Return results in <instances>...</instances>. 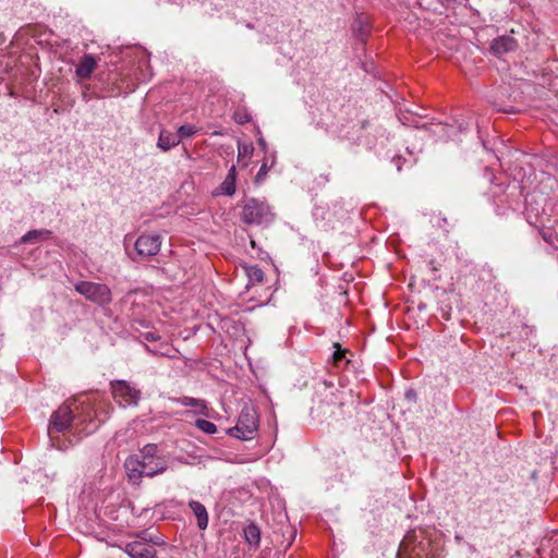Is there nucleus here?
Masks as SVG:
<instances>
[{
  "instance_id": "2",
  "label": "nucleus",
  "mask_w": 558,
  "mask_h": 558,
  "mask_svg": "<svg viewBox=\"0 0 558 558\" xmlns=\"http://www.w3.org/2000/svg\"><path fill=\"white\" fill-rule=\"evenodd\" d=\"M87 409L88 411L86 412V414L84 416H81V414L78 413L76 415L73 414L74 410H77L75 401L63 403L62 405H60L50 417L48 433L51 440H53V432L61 433L66 430L71 426V423L74 421V418L81 422L92 421L90 405H87Z\"/></svg>"
},
{
  "instance_id": "30",
  "label": "nucleus",
  "mask_w": 558,
  "mask_h": 558,
  "mask_svg": "<svg viewBox=\"0 0 558 558\" xmlns=\"http://www.w3.org/2000/svg\"><path fill=\"white\" fill-rule=\"evenodd\" d=\"M258 144L260 145V147L265 150L266 149V142L264 138H259L258 140Z\"/></svg>"
},
{
  "instance_id": "5",
  "label": "nucleus",
  "mask_w": 558,
  "mask_h": 558,
  "mask_svg": "<svg viewBox=\"0 0 558 558\" xmlns=\"http://www.w3.org/2000/svg\"><path fill=\"white\" fill-rule=\"evenodd\" d=\"M75 290L85 296L88 301L96 303L100 306L107 305L112 300V293L107 284L92 282V281H78L74 286Z\"/></svg>"
},
{
  "instance_id": "27",
  "label": "nucleus",
  "mask_w": 558,
  "mask_h": 558,
  "mask_svg": "<svg viewBox=\"0 0 558 558\" xmlns=\"http://www.w3.org/2000/svg\"><path fill=\"white\" fill-rule=\"evenodd\" d=\"M333 345H335L336 350L332 354V362L335 365H338L345 357V354L348 351L341 349L338 343H335Z\"/></svg>"
},
{
  "instance_id": "3",
  "label": "nucleus",
  "mask_w": 558,
  "mask_h": 558,
  "mask_svg": "<svg viewBox=\"0 0 558 558\" xmlns=\"http://www.w3.org/2000/svg\"><path fill=\"white\" fill-rule=\"evenodd\" d=\"M241 219L246 225L268 226L275 219L271 207L257 198H248L244 202Z\"/></svg>"
},
{
  "instance_id": "29",
  "label": "nucleus",
  "mask_w": 558,
  "mask_h": 558,
  "mask_svg": "<svg viewBox=\"0 0 558 558\" xmlns=\"http://www.w3.org/2000/svg\"><path fill=\"white\" fill-rule=\"evenodd\" d=\"M145 338L149 341L156 340V337L151 332H147Z\"/></svg>"
},
{
  "instance_id": "22",
  "label": "nucleus",
  "mask_w": 558,
  "mask_h": 558,
  "mask_svg": "<svg viewBox=\"0 0 558 558\" xmlns=\"http://www.w3.org/2000/svg\"><path fill=\"white\" fill-rule=\"evenodd\" d=\"M50 231L49 230H32V231H28L27 233H25L22 238H21V242L22 243H32V242H36L38 241L43 235H47L49 236L50 235Z\"/></svg>"
},
{
  "instance_id": "24",
  "label": "nucleus",
  "mask_w": 558,
  "mask_h": 558,
  "mask_svg": "<svg viewBox=\"0 0 558 558\" xmlns=\"http://www.w3.org/2000/svg\"><path fill=\"white\" fill-rule=\"evenodd\" d=\"M196 132H197V129L195 125L184 124L179 128L177 135L181 141L183 138L193 136Z\"/></svg>"
},
{
  "instance_id": "33",
  "label": "nucleus",
  "mask_w": 558,
  "mask_h": 558,
  "mask_svg": "<svg viewBox=\"0 0 558 558\" xmlns=\"http://www.w3.org/2000/svg\"><path fill=\"white\" fill-rule=\"evenodd\" d=\"M257 558H267V557H265V556H258Z\"/></svg>"
},
{
  "instance_id": "10",
  "label": "nucleus",
  "mask_w": 558,
  "mask_h": 558,
  "mask_svg": "<svg viewBox=\"0 0 558 558\" xmlns=\"http://www.w3.org/2000/svg\"><path fill=\"white\" fill-rule=\"evenodd\" d=\"M398 558H415L420 557V553H415V534L409 533L400 543Z\"/></svg>"
},
{
  "instance_id": "15",
  "label": "nucleus",
  "mask_w": 558,
  "mask_h": 558,
  "mask_svg": "<svg viewBox=\"0 0 558 558\" xmlns=\"http://www.w3.org/2000/svg\"><path fill=\"white\" fill-rule=\"evenodd\" d=\"M245 542L254 548L259 547L260 544V529L257 524L251 522L243 530Z\"/></svg>"
},
{
  "instance_id": "14",
  "label": "nucleus",
  "mask_w": 558,
  "mask_h": 558,
  "mask_svg": "<svg viewBox=\"0 0 558 558\" xmlns=\"http://www.w3.org/2000/svg\"><path fill=\"white\" fill-rule=\"evenodd\" d=\"M180 138L178 137L177 133H173L168 130H161L158 137L157 146L163 150L168 151L171 148L179 145Z\"/></svg>"
},
{
  "instance_id": "19",
  "label": "nucleus",
  "mask_w": 558,
  "mask_h": 558,
  "mask_svg": "<svg viewBox=\"0 0 558 558\" xmlns=\"http://www.w3.org/2000/svg\"><path fill=\"white\" fill-rule=\"evenodd\" d=\"M275 165V156L266 157L255 177V183L260 184L267 177L269 169Z\"/></svg>"
},
{
  "instance_id": "11",
  "label": "nucleus",
  "mask_w": 558,
  "mask_h": 558,
  "mask_svg": "<svg viewBox=\"0 0 558 558\" xmlns=\"http://www.w3.org/2000/svg\"><path fill=\"white\" fill-rule=\"evenodd\" d=\"M175 402L182 407H191L195 409L196 414H202L205 416H210L209 409L207 403L203 399H196L192 397H180L175 400Z\"/></svg>"
},
{
  "instance_id": "6",
  "label": "nucleus",
  "mask_w": 558,
  "mask_h": 558,
  "mask_svg": "<svg viewBox=\"0 0 558 558\" xmlns=\"http://www.w3.org/2000/svg\"><path fill=\"white\" fill-rule=\"evenodd\" d=\"M110 388L114 401L122 408L136 405L140 401L141 391L126 380H112Z\"/></svg>"
},
{
  "instance_id": "25",
  "label": "nucleus",
  "mask_w": 558,
  "mask_h": 558,
  "mask_svg": "<svg viewBox=\"0 0 558 558\" xmlns=\"http://www.w3.org/2000/svg\"><path fill=\"white\" fill-rule=\"evenodd\" d=\"M141 538L146 542L147 544H153V545H156V546H162L165 545V541L163 538L160 536V535H151V534H148L147 532H143L142 535H141Z\"/></svg>"
},
{
  "instance_id": "4",
  "label": "nucleus",
  "mask_w": 558,
  "mask_h": 558,
  "mask_svg": "<svg viewBox=\"0 0 558 558\" xmlns=\"http://www.w3.org/2000/svg\"><path fill=\"white\" fill-rule=\"evenodd\" d=\"M258 428V416L254 408L245 405L234 427L228 429V435L241 440L253 439Z\"/></svg>"
},
{
  "instance_id": "7",
  "label": "nucleus",
  "mask_w": 558,
  "mask_h": 558,
  "mask_svg": "<svg viewBox=\"0 0 558 558\" xmlns=\"http://www.w3.org/2000/svg\"><path fill=\"white\" fill-rule=\"evenodd\" d=\"M134 246L138 256L151 257L159 253L161 247V238L155 233H145L137 238Z\"/></svg>"
},
{
  "instance_id": "8",
  "label": "nucleus",
  "mask_w": 558,
  "mask_h": 558,
  "mask_svg": "<svg viewBox=\"0 0 558 558\" xmlns=\"http://www.w3.org/2000/svg\"><path fill=\"white\" fill-rule=\"evenodd\" d=\"M124 551L132 558H156V550L141 537L140 539L126 543Z\"/></svg>"
},
{
  "instance_id": "18",
  "label": "nucleus",
  "mask_w": 558,
  "mask_h": 558,
  "mask_svg": "<svg viewBox=\"0 0 558 558\" xmlns=\"http://www.w3.org/2000/svg\"><path fill=\"white\" fill-rule=\"evenodd\" d=\"M353 31L363 41L369 32V22L367 17L359 16L353 23Z\"/></svg>"
},
{
  "instance_id": "1",
  "label": "nucleus",
  "mask_w": 558,
  "mask_h": 558,
  "mask_svg": "<svg viewBox=\"0 0 558 558\" xmlns=\"http://www.w3.org/2000/svg\"><path fill=\"white\" fill-rule=\"evenodd\" d=\"M124 466L129 480L136 484L143 476L153 477L165 472L167 462L165 459H144L130 456L125 460Z\"/></svg>"
},
{
  "instance_id": "17",
  "label": "nucleus",
  "mask_w": 558,
  "mask_h": 558,
  "mask_svg": "<svg viewBox=\"0 0 558 558\" xmlns=\"http://www.w3.org/2000/svg\"><path fill=\"white\" fill-rule=\"evenodd\" d=\"M253 145L251 143H238V162L241 163L243 167H246L248 165V160L251 159L253 155Z\"/></svg>"
},
{
  "instance_id": "12",
  "label": "nucleus",
  "mask_w": 558,
  "mask_h": 558,
  "mask_svg": "<svg viewBox=\"0 0 558 558\" xmlns=\"http://www.w3.org/2000/svg\"><path fill=\"white\" fill-rule=\"evenodd\" d=\"M236 170L235 166H231L223 182L217 190V194L232 196L235 193Z\"/></svg>"
},
{
  "instance_id": "16",
  "label": "nucleus",
  "mask_w": 558,
  "mask_h": 558,
  "mask_svg": "<svg viewBox=\"0 0 558 558\" xmlns=\"http://www.w3.org/2000/svg\"><path fill=\"white\" fill-rule=\"evenodd\" d=\"M514 47L515 41L510 37H500L495 39L492 44V50L497 56L511 51L514 49Z\"/></svg>"
},
{
  "instance_id": "21",
  "label": "nucleus",
  "mask_w": 558,
  "mask_h": 558,
  "mask_svg": "<svg viewBox=\"0 0 558 558\" xmlns=\"http://www.w3.org/2000/svg\"><path fill=\"white\" fill-rule=\"evenodd\" d=\"M158 447L155 444H147L143 447V449L137 454H133L132 457H140L144 459H162L157 456Z\"/></svg>"
},
{
  "instance_id": "9",
  "label": "nucleus",
  "mask_w": 558,
  "mask_h": 558,
  "mask_svg": "<svg viewBox=\"0 0 558 558\" xmlns=\"http://www.w3.org/2000/svg\"><path fill=\"white\" fill-rule=\"evenodd\" d=\"M99 58L94 54H84L76 64L75 76L77 82L89 80L93 72L96 70Z\"/></svg>"
},
{
  "instance_id": "32",
  "label": "nucleus",
  "mask_w": 558,
  "mask_h": 558,
  "mask_svg": "<svg viewBox=\"0 0 558 558\" xmlns=\"http://www.w3.org/2000/svg\"><path fill=\"white\" fill-rule=\"evenodd\" d=\"M454 539H456L458 543H460V542L462 541V536H460V535H456V536H454Z\"/></svg>"
},
{
  "instance_id": "28",
  "label": "nucleus",
  "mask_w": 558,
  "mask_h": 558,
  "mask_svg": "<svg viewBox=\"0 0 558 558\" xmlns=\"http://www.w3.org/2000/svg\"><path fill=\"white\" fill-rule=\"evenodd\" d=\"M146 349H147V351H148V352H150V353H153V354H155V355L160 354V355H165V356H172V355L170 354V351H171V349H170V348H166V350H165V351H155V350H151V349H150V348H148V347H146Z\"/></svg>"
},
{
  "instance_id": "26",
  "label": "nucleus",
  "mask_w": 558,
  "mask_h": 558,
  "mask_svg": "<svg viewBox=\"0 0 558 558\" xmlns=\"http://www.w3.org/2000/svg\"><path fill=\"white\" fill-rule=\"evenodd\" d=\"M233 120L238 124H245L251 121V114L245 110H236L233 113Z\"/></svg>"
},
{
  "instance_id": "23",
  "label": "nucleus",
  "mask_w": 558,
  "mask_h": 558,
  "mask_svg": "<svg viewBox=\"0 0 558 558\" xmlns=\"http://www.w3.org/2000/svg\"><path fill=\"white\" fill-rule=\"evenodd\" d=\"M195 426L208 435H213L217 432V426L213 422L204 420V418L196 420Z\"/></svg>"
},
{
  "instance_id": "20",
  "label": "nucleus",
  "mask_w": 558,
  "mask_h": 558,
  "mask_svg": "<svg viewBox=\"0 0 558 558\" xmlns=\"http://www.w3.org/2000/svg\"><path fill=\"white\" fill-rule=\"evenodd\" d=\"M244 269L250 283L255 284L264 280V272L257 265L245 266Z\"/></svg>"
},
{
  "instance_id": "31",
  "label": "nucleus",
  "mask_w": 558,
  "mask_h": 558,
  "mask_svg": "<svg viewBox=\"0 0 558 558\" xmlns=\"http://www.w3.org/2000/svg\"><path fill=\"white\" fill-rule=\"evenodd\" d=\"M412 397H414V392L413 391H408L407 392V398L410 399Z\"/></svg>"
},
{
  "instance_id": "13",
  "label": "nucleus",
  "mask_w": 558,
  "mask_h": 558,
  "mask_svg": "<svg viewBox=\"0 0 558 558\" xmlns=\"http://www.w3.org/2000/svg\"><path fill=\"white\" fill-rule=\"evenodd\" d=\"M189 507L197 519V526L199 530H205L208 526V512L203 504L197 500H191Z\"/></svg>"
}]
</instances>
